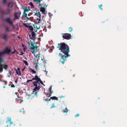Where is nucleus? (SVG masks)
Masks as SVG:
<instances>
[{
  "label": "nucleus",
  "instance_id": "f257e3e1",
  "mask_svg": "<svg viewBox=\"0 0 127 127\" xmlns=\"http://www.w3.org/2000/svg\"><path fill=\"white\" fill-rule=\"evenodd\" d=\"M58 48H59L60 50H61L63 53H60L59 56L61 57L60 61L64 64V61L65 60L64 57L66 58L67 57L70 56L68 54V53L69 52V47L67 45L63 43L62 44H59Z\"/></svg>",
  "mask_w": 127,
  "mask_h": 127
},
{
  "label": "nucleus",
  "instance_id": "f03ea898",
  "mask_svg": "<svg viewBox=\"0 0 127 127\" xmlns=\"http://www.w3.org/2000/svg\"><path fill=\"white\" fill-rule=\"evenodd\" d=\"M33 80H35L36 81L33 82V86H35V87L33 89L32 94H33L34 95H34L37 96V92H38L40 88V83L44 86L45 85L43 84L42 82L40 80V78L37 75H35V77L33 78L32 80H28L27 82L28 83L29 81H32Z\"/></svg>",
  "mask_w": 127,
  "mask_h": 127
},
{
  "label": "nucleus",
  "instance_id": "7ed1b4c3",
  "mask_svg": "<svg viewBox=\"0 0 127 127\" xmlns=\"http://www.w3.org/2000/svg\"><path fill=\"white\" fill-rule=\"evenodd\" d=\"M30 37L32 40L30 41L31 42V46L30 48V49L31 51L34 54V56L36 57V58H39V55L38 56L37 55L36 56L35 54L38 50V49L37 48V46L36 45L35 46L34 45V44H35V37L34 33H32V35H30Z\"/></svg>",
  "mask_w": 127,
  "mask_h": 127
},
{
  "label": "nucleus",
  "instance_id": "20e7f679",
  "mask_svg": "<svg viewBox=\"0 0 127 127\" xmlns=\"http://www.w3.org/2000/svg\"><path fill=\"white\" fill-rule=\"evenodd\" d=\"M47 5H46L45 3H43L42 4H40L39 5V6H41L40 9V11L44 14H45V11H46V7L47 6Z\"/></svg>",
  "mask_w": 127,
  "mask_h": 127
},
{
  "label": "nucleus",
  "instance_id": "39448f33",
  "mask_svg": "<svg viewBox=\"0 0 127 127\" xmlns=\"http://www.w3.org/2000/svg\"><path fill=\"white\" fill-rule=\"evenodd\" d=\"M29 11V10L27 9H26L25 10L24 12L23 13V15L26 18H27L30 21H32L33 20V18L32 17H29V15L28 16L27 15L28 14V12Z\"/></svg>",
  "mask_w": 127,
  "mask_h": 127
},
{
  "label": "nucleus",
  "instance_id": "423d86ee",
  "mask_svg": "<svg viewBox=\"0 0 127 127\" xmlns=\"http://www.w3.org/2000/svg\"><path fill=\"white\" fill-rule=\"evenodd\" d=\"M34 15H35L39 17V20L38 19V20H39L38 21V23H41V21L40 20V16H41V15L40 14V12H39V11H36V13H35Z\"/></svg>",
  "mask_w": 127,
  "mask_h": 127
},
{
  "label": "nucleus",
  "instance_id": "0eeeda50",
  "mask_svg": "<svg viewBox=\"0 0 127 127\" xmlns=\"http://www.w3.org/2000/svg\"><path fill=\"white\" fill-rule=\"evenodd\" d=\"M63 37V38L65 39H69L70 38L71 35L69 34H66L64 35Z\"/></svg>",
  "mask_w": 127,
  "mask_h": 127
},
{
  "label": "nucleus",
  "instance_id": "6e6552de",
  "mask_svg": "<svg viewBox=\"0 0 127 127\" xmlns=\"http://www.w3.org/2000/svg\"><path fill=\"white\" fill-rule=\"evenodd\" d=\"M20 12L15 13V18L14 19V20L18 19L20 16Z\"/></svg>",
  "mask_w": 127,
  "mask_h": 127
},
{
  "label": "nucleus",
  "instance_id": "1a4fd4ad",
  "mask_svg": "<svg viewBox=\"0 0 127 127\" xmlns=\"http://www.w3.org/2000/svg\"><path fill=\"white\" fill-rule=\"evenodd\" d=\"M16 73L18 75L20 76L21 75V73L20 70V69L19 68H17V70H16Z\"/></svg>",
  "mask_w": 127,
  "mask_h": 127
},
{
  "label": "nucleus",
  "instance_id": "9d476101",
  "mask_svg": "<svg viewBox=\"0 0 127 127\" xmlns=\"http://www.w3.org/2000/svg\"><path fill=\"white\" fill-rule=\"evenodd\" d=\"M4 51H5V53H9L11 52V50L9 48H7Z\"/></svg>",
  "mask_w": 127,
  "mask_h": 127
},
{
  "label": "nucleus",
  "instance_id": "9b49d317",
  "mask_svg": "<svg viewBox=\"0 0 127 127\" xmlns=\"http://www.w3.org/2000/svg\"><path fill=\"white\" fill-rule=\"evenodd\" d=\"M31 23H24L23 24V25L24 26L26 27L27 28H28L31 24Z\"/></svg>",
  "mask_w": 127,
  "mask_h": 127
},
{
  "label": "nucleus",
  "instance_id": "f8f14e48",
  "mask_svg": "<svg viewBox=\"0 0 127 127\" xmlns=\"http://www.w3.org/2000/svg\"><path fill=\"white\" fill-rule=\"evenodd\" d=\"M6 21L7 22L9 23L10 24H12V23L11 22V21L9 18H8L7 19Z\"/></svg>",
  "mask_w": 127,
  "mask_h": 127
},
{
  "label": "nucleus",
  "instance_id": "ddd939ff",
  "mask_svg": "<svg viewBox=\"0 0 127 127\" xmlns=\"http://www.w3.org/2000/svg\"><path fill=\"white\" fill-rule=\"evenodd\" d=\"M50 98L52 100L55 99L56 100H57L58 99V97L55 96L51 97Z\"/></svg>",
  "mask_w": 127,
  "mask_h": 127
},
{
  "label": "nucleus",
  "instance_id": "4468645a",
  "mask_svg": "<svg viewBox=\"0 0 127 127\" xmlns=\"http://www.w3.org/2000/svg\"><path fill=\"white\" fill-rule=\"evenodd\" d=\"M29 4V5H30L31 6V7L32 8H35L34 6L33 5L32 2H30Z\"/></svg>",
  "mask_w": 127,
  "mask_h": 127
},
{
  "label": "nucleus",
  "instance_id": "2eb2a0df",
  "mask_svg": "<svg viewBox=\"0 0 127 127\" xmlns=\"http://www.w3.org/2000/svg\"><path fill=\"white\" fill-rule=\"evenodd\" d=\"M28 29L32 31L33 30V28L31 25H30L28 28Z\"/></svg>",
  "mask_w": 127,
  "mask_h": 127
},
{
  "label": "nucleus",
  "instance_id": "dca6fc26",
  "mask_svg": "<svg viewBox=\"0 0 127 127\" xmlns=\"http://www.w3.org/2000/svg\"><path fill=\"white\" fill-rule=\"evenodd\" d=\"M3 65L2 64H1L0 65V72H1L2 70Z\"/></svg>",
  "mask_w": 127,
  "mask_h": 127
},
{
  "label": "nucleus",
  "instance_id": "f3484780",
  "mask_svg": "<svg viewBox=\"0 0 127 127\" xmlns=\"http://www.w3.org/2000/svg\"><path fill=\"white\" fill-rule=\"evenodd\" d=\"M22 47H23V48L24 49V51H25L26 49V46L25 45L23 44L22 45Z\"/></svg>",
  "mask_w": 127,
  "mask_h": 127
},
{
  "label": "nucleus",
  "instance_id": "a211bd4d",
  "mask_svg": "<svg viewBox=\"0 0 127 127\" xmlns=\"http://www.w3.org/2000/svg\"><path fill=\"white\" fill-rule=\"evenodd\" d=\"M7 121H6V123L8 122H10L11 121V118L10 117H8L7 119Z\"/></svg>",
  "mask_w": 127,
  "mask_h": 127
},
{
  "label": "nucleus",
  "instance_id": "6ab92c4d",
  "mask_svg": "<svg viewBox=\"0 0 127 127\" xmlns=\"http://www.w3.org/2000/svg\"><path fill=\"white\" fill-rule=\"evenodd\" d=\"M3 65V66H4V69H6L7 68V65H5V64H4V65Z\"/></svg>",
  "mask_w": 127,
  "mask_h": 127
},
{
  "label": "nucleus",
  "instance_id": "aec40b11",
  "mask_svg": "<svg viewBox=\"0 0 127 127\" xmlns=\"http://www.w3.org/2000/svg\"><path fill=\"white\" fill-rule=\"evenodd\" d=\"M30 70L31 71L32 73H36L35 71L33 70V69H30Z\"/></svg>",
  "mask_w": 127,
  "mask_h": 127
},
{
  "label": "nucleus",
  "instance_id": "412c9836",
  "mask_svg": "<svg viewBox=\"0 0 127 127\" xmlns=\"http://www.w3.org/2000/svg\"><path fill=\"white\" fill-rule=\"evenodd\" d=\"M23 61H24V63H25V64L26 65H28V63L27 61H26L24 60Z\"/></svg>",
  "mask_w": 127,
  "mask_h": 127
},
{
  "label": "nucleus",
  "instance_id": "4be33fe9",
  "mask_svg": "<svg viewBox=\"0 0 127 127\" xmlns=\"http://www.w3.org/2000/svg\"><path fill=\"white\" fill-rule=\"evenodd\" d=\"M7 75L9 77H10L11 76V73L10 72H9V73Z\"/></svg>",
  "mask_w": 127,
  "mask_h": 127
},
{
  "label": "nucleus",
  "instance_id": "5701e85b",
  "mask_svg": "<svg viewBox=\"0 0 127 127\" xmlns=\"http://www.w3.org/2000/svg\"><path fill=\"white\" fill-rule=\"evenodd\" d=\"M68 111V110L66 108L65 109V110H64V112H67Z\"/></svg>",
  "mask_w": 127,
  "mask_h": 127
},
{
  "label": "nucleus",
  "instance_id": "b1692460",
  "mask_svg": "<svg viewBox=\"0 0 127 127\" xmlns=\"http://www.w3.org/2000/svg\"><path fill=\"white\" fill-rule=\"evenodd\" d=\"M69 31L70 32H71L72 30V29L71 28H70L69 29Z\"/></svg>",
  "mask_w": 127,
  "mask_h": 127
},
{
  "label": "nucleus",
  "instance_id": "393cba45",
  "mask_svg": "<svg viewBox=\"0 0 127 127\" xmlns=\"http://www.w3.org/2000/svg\"><path fill=\"white\" fill-rule=\"evenodd\" d=\"M55 105L54 104H52V106H51V108H54V107H55Z\"/></svg>",
  "mask_w": 127,
  "mask_h": 127
},
{
  "label": "nucleus",
  "instance_id": "a878e982",
  "mask_svg": "<svg viewBox=\"0 0 127 127\" xmlns=\"http://www.w3.org/2000/svg\"><path fill=\"white\" fill-rule=\"evenodd\" d=\"M38 25V24H37L36 25V28L38 29H40V27H39L38 28L37 27V26Z\"/></svg>",
  "mask_w": 127,
  "mask_h": 127
},
{
  "label": "nucleus",
  "instance_id": "bb28decb",
  "mask_svg": "<svg viewBox=\"0 0 127 127\" xmlns=\"http://www.w3.org/2000/svg\"><path fill=\"white\" fill-rule=\"evenodd\" d=\"M102 6V4H101L99 6V7L101 9V10H102V8H101V7Z\"/></svg>",
  "mask_w": 127,
  "mask_h": 127
},
{
  "label": "nucleus",
  "instance_id": "cd10ccee",
  "mask_svg": "<svg viewBox=\"0 0 127 127\" xmlns=\"http://www.w3.org/2000/svg\"><path fill=\"white\" fill-rule=\"evenodd\" d=\"M15 87L14 85L12 84L11 85V87Z\"/></svg>",
  "mask_w": 127,
  "mask_h": 127
},
{
  "label": "nucleus",
  "instance_id": "c85d7f7f",
  "mask_svg": "<svg viewBox=\"0 0 127 127\" xmlns=\"http://www.w3.org/2000/svg\"><path fill=\"white\" fill-rule=\"evenodd\" d=\"M48 14H49V15H50V16H52V15L50 13H49Z\"/></svg>",
  "mask_w": 127,
  "mask_h": 127
},
{
  "label": "nucleus",
  "instance_id": "c756f323",
  "mask_svg": "<svg viewBox=\"0 0 127 127\" xmlns=\"http://www.w3.org/2000/svg\"><path fill=\"white\" fill-rule=\"evenodd\" d=\"M79 116V114H77L75 115V117H78Z\"/></svg>",
  "mask_w": 127,
  "mask_h": 127
},
{
  "label": "nucleus",
  "instance_id": "7c9ffc66",
  "mask_svg": "<svg viewBox=\"0 0 127 127\" xmlns=\"http://www.w3.org/2000/svg\"><path fill=\"white\" fill-rule=\"evenodd\" d=\"M17 52L16 51H15L13 52H12V53L13 54V53H14L15 52Z\"/></svg>",
  "mask_w": 127,
  "mask_h": 127
},
{
  "label": "nucleus",
  "instance_id": "2f4dec72",
  "mask_svg": "<svg viewBox=\"0 0 127 127\" xmlns=\"http://www.w3.org/2000/svg\"><path fill=\"white\" fill-rule=\"evenodd\" d=\"M3 2L4 3H5V0H3Z\"/></svg>",
  "mask_w": 127,
  "mask_h": 127
},
{
  "label": "nucleus",
  "instance_id": "473e14b6",
  "mask_svg": "<svg viewBox=\"0 0 127 127\" xmlns=\"http://www.w3.org/2000/svg\"><path fill=\"white\" fill-rule=\"evenodd\" d=\"M18 99L19 100V101H21V100H21L20 99H19V98H18Z\"/></svg>",
  "mask_w": 127,
  "mask_h": 127
},
{
  "label": "nucleus",
  "instance_id": "72a5a7b5",
  "mask_svg": "<svg viewBox=\"0 0 127 127\" xmlns=\"http://www.w3.org/2000/svg\"><path fill=\"white\" fill-rule=\"evenodd\" d=\"M44 72H46V74H47V71L46 70H45V71H44Z\"/></svg>",
  "mask_w": 127,
  "mask_h": 127
},
{
  "label": "nucleus",
  "instance_id": "f704fd0d",
  "mask_svg": "<svg viewBox=\"0 0 127 127\" xmlns=\"http://www.w3.org/2000/svg\"><path fill=\"white\" fill-rule=\"evenodd\" d=\"M10 125H11L13 123L12 122H11V121H10Z\"/></svg>",
  "mask_w": 127,
  "mask_h": 127
},
{
  "label": "nucleus",
  "instance_id": "c9c22d12",
  "mask_svg": "<svg viewBox=\"0 0 127 127\" xmlns=\"http://www.w3.org/2000/svg\"><path fill=\"white\" fill-rule=\"evenodd\" d=\"M49 90H50V91H51V88H49Z\"/></svg>",
  "mask_w": 127,
  "mask_h": 127
},
{
  "label": "nucleus",
  "instance_id": "e433bc0d",
  "mask_svg": "<svg viewBox=\"0 0 127 127\" xmlns=\"http://www.w3.org/2000/svg\"><path fill=\"white\" fill-rule=\"evenodd\" d=\"M4 82L5 83V84H6L7 83V82L5 81H4Z\"/></svg>",
  "mask_w": 127,
  "mask_h": 127
},
{
  "label": "nucleus",
  "instance_id": "4c0bfd02",
  "mask_svg": "<svg viewBox=\"0 0 127 127\" xmlns=\"http://www.w3.org/2000/svg\"><path fill=\"white\" fill-rule=\"evenodd\" d=\"M36 67H37L38 66V65H37V64H36Z\"/></svg>",
  "mask_w": 127,
  "mask_h": 127
},
{
  "label": "nucleus",
  "instance_id": "58836bf2",
  "mask_svg": "<svg viewBox=\"0 0 127 127\" xmlns=\"http://www.w3.org/2000/svg\"><path fill=\"white\" fill-rule=\"evenodd\" d=\"M5 36L4 37V38L5 39L6 38V35H5Z\"/></svg>",
  "mask_w": 127,
  "mask_h": 127
},
{
  "label": "nucleus",
  "instance_id": "ea45409f",
  "mask_svg": "<svg viewBox=\"0 0 127 127\" xmlns=\"http://www.w3.org/2000/svg\"><path fill=\"white\" fill-rule=\"evenodd\" d=\"M11 4V3H10L9 4H8V6H9V5H10V4Z\"/></svg>",
  "mask_w": 127,
  "mask_h": 127
},
{
  "label": "nucleus",
  "instance_id": "a19ab883",
  "mask_svg": "<svg viewBox=\"0 0 127 127\" xmlns=\"http://www.w3.org/2000/svg\"><path fill=\"white\" fill-rule=\"evenodd\" d=\"M25 68H24L23 69H22V71H23L24 69Z\"/></svg>",
  "mask_w": 127,
  "mask_h": 127
},
{
  "label": "nucleus",
  "instance_id": "79ce46f5",
  "mask_svg": "<svg viewBox=\"0 0 127 127\" xmlns=\"http://www.w3.org/2000/svg\"><path fill=\"white\" fill-rule=\"evenodd\" d=\"M3 88H5V86H3Z\"/></svg>",
  "mask_w": 127,
  "mask_h": 127
},
{
  "label": "nucleus",
  "instance_id": "37998d69",
  "mask_svg": "<svg viewBox=\"0 0 127 127\" xmlns=\"http://www.w3.org/2000/svg\"><path fill=\"white\" fill-rule=\"evenodd\" d=\"M6 127H8V125H7V126Z\"/></svg>",
  "mask_w": 127,
  "mask_h": 127
},
{
  "label": "nucleus",
  "instance_id": "c03bdc74",
  "mask_svg": "<svg viewBox=\"0 0 127 127\" xmlns=\"http://www.w3.org/2000/svg\"><path fill=\"white\" fill-rule=\"evenodd\" d=\"M38 39H40V38H38Z\"/></svg>",
  "mask_w": 127,
  "mask_h": 127
},
{
  "label": "nucleus",
  "instance_id": "a18cd8bd",
  "mask_svg": "<svg viewBox=\"0 0 127 127\" xmlns=\"http://www.w3.org/2000/svg\"><path fill=\"white\" fill-rule=\"evenodd\" d=\"M15 82H16V81Z\"/></svg>",
  "mask_w": 127,
  "mask_h": 127
},
{
  "label": "nucleus",
  "instance_id": "49530a36",
  "mask_svg": "<svg viewBox=\"0 0 127 127\" xmlns=\"http://www.w3.org/2000/svg\"><path fill=\"white\" fill-rule=\"evenodd\" d=\"M53 93V92H52V93Z\"/></svg>",
  "mask_w": 127,
  "mask_h": 127
}]
</instances>
